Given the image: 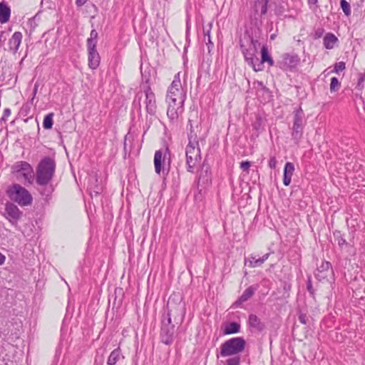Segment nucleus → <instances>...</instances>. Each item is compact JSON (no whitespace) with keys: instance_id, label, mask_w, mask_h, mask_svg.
<instances>
[{"instance_id":"obj_1","label":"nucleus","mask_w":365,"mask_h":365,"mask_svg":"<svg viewBox=\"0 0 365 365\" xmlns=\"http://www.w3.org/2000/svg\"><path fill=\"white\" fill-rule=\"evenodd\" d=\"M186 99V90L182 87L180 72H178L168 89L166 102L168 103L167 115L170 121L177 122L183 112V104Z\"/></svg>"},{"instance_id":"obj_2","label":"nucleus","mask_w":365,"mask_h":365,"mask_svg":"<svg viewBox=\"0 0 365 365\" xmlns=\"http://www.w3.org/2000/svg\"><path fill=\"white\" fill-rule=\"evenodd\" d=\"M192 128V126L190 125V133L188 136L189 142L185 148V155L187 171L194 173L195 170L200 165L201 155L197 136L195 133H193Z\"/></svg>"},{"instance_id":"obj_3","label":"nucleus","mask_w":365,"mask_h":365,"mask_svg":"<svg viewBox=\"0 0 365 365\" xmlns=\"http://www.w3.org/2000/svg\"><path fill=\"white\" fill-rule=\"evenodd\" d=\"M56 169L54 160L44 158L39 163L36 175V182L39 185H46L51 180Z\"/></svg>"},{"instance_id":"obj_4","label":"nucleus","mask_w":365,"mask_h":365,"mask_svg":"<svg viewBox=\"0 0 365 365\" xmlns=\"http://www.w3.org/2000/svg\"><path fill=\"white\" fill-rule=\"evenodd\" d=\"M11 173L16 180L25 185H31L34 180V170L31 165L25 161H19L11 167Z\"/></svg>"},{"instance_id":"obj_5","label":"nucleus","mask_w":365,"mask_h":365,"mask_svg":"<svg viewBox=\"0 0 365 365\" xmlns=\"http://www.w3.org/2000/svg\"><path fill=\"white\" fill-rule=\"evenodd\" d=\"M9 198L20 206H28L32 203L33 197L31 193L19 184H14L8 190Z\"/></svg>"},{"instance_id":"obj_6","label":"nucleus","mask_w":365,"mask_h":365,"mask_svg":"<svg viewBox=\"0 0 365 365\" xmlns=\"http://www.w3.org/2000/svg\"><path fill=\"white\" fill-rule=\"evenodd\" d=\"M245 346V341L242 337L232 338L225 341L220 347L221 356H235L242 352Z\"/></svg>"},{"instance_id":"obj_7","label":"nucleus","mask_w":365,"mask_h":365,"mask_svg":"<svg viewBox=\"0 0 365 365\" xmlns=\"http://www.w3.org/2000/svg\"><path fill=\"white\" fill-rule=\"evenodd\" d=\"M304 124L305 120L304 112L301 108H299L294 112L292 136L295 140H299L302 137Z\"/></svg>"},{"instance_id":"obj_8","label":"nucleus","mask_w":365,"mask_h":365,"mask_svg":"<svg viewBox=\"0 0 365 365\" xmlns=\"http://www.w3.org/2000/svg\"><path fill=\"white\" fill-rule=\"evenodd\" d=\"M300 58L297 54L285 53L282 56V59L279 61V66L284 71H292L299 63Z\"/></svg>"},{"instance_id":"obj_9","label":"nucleus","mask_w":365,"mask_h":365,"mask_svg":"<svg viewBox=\"0 0 365 365\" xmlns=\"http://www.w3.org/2000/svg\"><path fill=\"white\" fill-rule=\"evenodd\" d=\"M144 93L145 96L144 103L145 105L146 111L150 115H154L157 109L155 95L149 86H147L144 89Z\"/></svg>"},{"instance_id":"obj_10","label":"nucleus","mask_w":365,"mask_h":365,"mask_svg":"<svg viewBox=\"0 0 365 365\" xmlns=\"http://www.w3.org/2000/svg\"><path fill=\"white\" fill-rule=\"evenodd\" d=\"M168 155H169L168 149L155 151L154 155V166L155 171L157 174L160 175L161 171L164 173L163 165L165 164Z\"/></svg>"},{"instance_id":"obj_11","label":"nucleus","mask_w":365,"mask_h":365,"mask_svg":"<svg viewBox=\"0 0 365 365\" xmlns=\"http://www.w3.org/2000/svg\"><path fill=\"white\" fill-rule=\"evenodd\" d=\"M22 212L18 208L16 205L13 203H7L5 207V212L4 216L8 219L11 223L16 222L18 220L20 219Z\"/></svg>"},{"instance_id":"obj_12","label":"nucleus","mask_w":365,"mask_h":365,"mask_svg":"<svg viewBox=\"0 0 365 365\" xmlns=\"http://www.w3.org/2000/svg\"><path fill=\"white\" fill-rule=\"evenodd\" d=\"M331 275H333L331 264L329 262H322L315 273V277L319 281L327 279Z\"/></svg>"},{"instance_id":"obj_13","label":"nucleus","mask_w":365,"mask_h":365,"mask_svg":"<svg viewBox=\"0 0 365 365\" xmlns=\"http://www.w3.org/2000/svg\"><path fill=\"white\" fill-rule=\"evenodd\" d=\"M88 54L89 68L93 70L96 69L101 61V57L96 50V47L93 46H92V47H88Z\"/></svg>"},{"instance_id":"obj_14","label":"nucleus","mask_w":365,"mask_h":365,"mask_svg":"<svg viewBox=\"0 0 365 365\" xmlns=\"http://www.w3.org/2000/svg\"><path fill=\"white\" fill-rule=\"evenodd\" d=\"M269 253L264 255L262 257H257L255 256H250L245 260V264L250 267H259L268 259Z\"/></svg>"},{"instance_id":"obj_15","label":"nucleus","mask_w":365,"mask_h":365,"mask_svg":"<svg viewBox=\"0 0 365 365\" xmlns=\"http://www.w3.org/2000/svg\"><path fill=\"white\" fill-rule=\"evenodd\" d=\"M174 333V327L173 326H166L163 325L161 328V338L163 343L168 344L171 342Z\"/></svg>"},{"instance_id":"obj_16","label":"nucleus","mask_w":365,"mask_h":365,"mask_svg":"<svg viewBox=\"0 0 365 365\" xmlns=\"http://www.w3.org/2000/svg\"><path fill=\"white\" fill-rule=\"evenodd\" d=\"M294 171V164L289 162L287 163L284 168L283 174V183L284 185L288 186L290 184Z\"/></svg>"},{"instance_id":"obj_17","label":"nucleus","mask_w":365,"mask_h":365,"mask_svg":"<svg viewBox=\"0 0 365 365\" xmlns=\"http://www.w3.org/2000/svg\"><path fill=\"white\" fill-rule=\"evenodd\" d=\"M22 38V34L21 32H15L11 38L9 39V49L14 52L16 53L19 47L21 44Z\"/></svg>"},{"instance_id":"obj_18","label":"nucleus","mask_w":365,"mask_h":365,"mask_svg":"<svg viewBox=\"0 0 365 365\" xmlns=\"http://www.w3.org/2000/svg\"><path fill=\"white\" fill-rule=\"evenodd\" d=\"M257 41H252V45L248 49H242V53L245 61L250 64L252 59H254L256 52V47Z\"/></svg>"},{"instance_id":"obj_19","label":"nucleus","mask_w":365,"mask_h":365,"mask_svg":"<svg viewBox=\"0 0 365 365\" xmlns=\"http://www.w3.org/2000/svg\"><path fill=\"white\" fill-rule=\"evenodd\" d=\"M337 41V37L331 33L327 34L323 39L324 46L327 49H332Z\"/></svg>"},{"instance_id":"obj_20","label":"nucleus","mask_w":365,"mask_h":365,"mask_svg":"<svg viewBox=\"0 0 365 365\" xmlns=\"http://www.w3.org/2000/svg\"><path fill=\"white\" fill-rule=\"evenodd\" d=\"M223 334L225 335L235 334L240 331V325L237 322L226 323L223 325Z\"/></svg>"},{"instance_id":"obj_21","label":"nucleus","mask_w":365,"mask_h":365,"mask_svg":"<svg viewBox=\"0 0 365 365\" xmlns=\"http://www.w3.org/2000/svg\"><path fill=\"white\" fill-rule=\"evenodd\" d=\"M124 356L121 354V350L118 347L114 349L108 356L107 364L108 365H115L116 363L120 359H123Z\"/></svg>"},{"instance_id":"obj_22","label":"nucleus","mask_w":365,"mask_h":365,"mask_svg":"<svg viewBox=\"0 0 365 365\" xmlns=\"http://www.w3.org/2000/svg\"><path fill=\"white\" fill-rule=\"evenodd\" d=\"M10 14V8L6 4L0 3V22L6 23L9 20Z\"/></svg>"},{"instance_id":"obj_23","label":"nucleus","mask_w":365,"mask_h":365,"mask_svg":"<svg viewBox=\"0 0 365 365\" xmlns=\"http://www.w3.org/2000/svg\"><path fill=\"white\" fill-rule=\"evenodd\" d=\"M210 180V172L208 166L203 165L200 170L198 175L199 182H202V184H207Z\"/></svg>"},{"instance_id":"obj_24","label":"nucleus","mask_w":365,"mask_h":365,"mask_svg":"<svg viewBox=\"0 0 365 365\" xmlns=\"http://www.w3.org/2000/svg\"><path fill=\"white\" fill-rule=\"evenodd\" d=\"M261 58L263 63L267 62L269 66L273 64L272 58L269 55L268 48L266 46H263L261 48Z\"/></svg>"},{"instance_id":"obj_25","label":"nucleus","mask_w":365,"mask_h":365,"mask_svg":"<svg viewBox=\"0 0 365 365\" xmlns=\"http://www.w3.org/2000/svg\"><path fill=\"white\" fill-rule=\"evenodd\" d=\"M249 323L251 327L259 330H262L264 327V325L260 322L259 319L255 314L250 315Z\"/></svg>"},{"instance_id":"obj_26","label":"nucleus","mask_w":365,"mask_h":365,"mask_svg":"<svg viewBox=\"0 0 365 365\" xmlns=\"http://www.w3.org/2000/svg\"><path fill=\"white\" fill-rule=\"evenodd\" d=\"M97 38L98 32L95 29L91 30L90 37L87 39V47H92V46L96 47Z\"/></svg>"},{"instance_id":"obj_27","label":"nucleus","mask_w":365,"mask_h":365,"mask_svg":"<svg viewBox=\"0 0 365 365\" xmlns=\"http://www.w3.org/2000/svg\"><path fill=\"white\" fill-rule=\"evenodd\" d=\"M255 291V289L252 287H250L245 290L242 296L240 297L239 302H244L249 299L253 294Z\"/></svg>"},{"instance_id":"obj_28","label":"nucleus","mask_w":365,"mask_h":365,"mask_svg":"<svg viewBox=\"0 0 365 365\" xmlns=\"http://www.w3.org/2000/svg\"><path fill=\"white\" fill-rule=\"evenodd\" d=\"M53 115H54V114L53 113H50L44 117L43 121V126L45 129L48 130V129H51L52 128L53 123Z\"/></svg>"},{"instance_id":"obj_29","label":"nucleus","mask_w":365,"mask_h":365,"mask_svg":"<svg viewBox=\"0 0 365 365\" xmlns=\"http://www.w3.org/2000/svg\"><path fill=\"white\" fill-rule=\"evenodd\" d=\"M263 63H264L262 59L259 60L256 56H255L254 59L252 60L250 65L255 71H259L263 69Z\"/></svg>"},{"instance_id":"obj_30","label":"nucleus","mask_w":365,"mask_h":365,"mask_svg":"<svg viewBox=\"0 0 365 365\" xmlns=\"http://www.w3.org/2000/svg\"><path fill=\"white\" fill-rule=\"evenodd\" d=\"M340 82L336 77H332L331 78V83H330V91L331 92H335L339 90L340 88Z\"/></svg>"},{"instance_id":"obj_31","label":"nucleus","mask_w":365,"mask_h":365,"mask_svg":"<svg viewBox=\"0 0 365 365\" xmlns=\"http://www.w3.org/2000/svg\"><path fill=\"white\" fill-rule=\"evenodd\" d=\"M31 104L32 103H31V102L24 103L20 109V111H19L20 115L24 117L27 116L30 113Z\"/></svg>"},{"instance_id":"obj_32","label":"nucleus","mask_w":365,"mask_h":365,"mask_svg":"<svg viewBox=\"0 0 365 365\" xmlns=\"http://www.w3.org/2000/svg\"><path fill=\"white\" fill-rule=\"evenodd\" d=\"M341 7L346 16L351 14V9L349 4L346 0H341Z\"/></svg>"},{"instance_id":"obj_33","label":"nucleus","mask_w":365,"mask_h":365,"mask_svg":"<svg viewBox=\"0 0 365 365\" xmlns=\"http://www.w3.org/2000/svg\"><path fill=\"white\" fill-rule=\"evenodd\" d=\"M268 0H257L256 6L261 7V13L265 14L267 12V4Z\"/></svg>"},{"instance_id":"obj_34","label":"nucleus","mask_w":365,"mask_h":365,"mask_svg":"<svg viewBox=\"0 0 365 365\" xmlns=\"http://www.w3.org/2000/svg\"><path fill=\"white\" fill-rule=\"evenodd\" d=\"M345 63L343 61L338 62L335 63L333 72L339 73V72L344 71L345 69Z\"/></svg>"},{"instance_id":"obj_35","label":"nucleus","mask_w":365,"mask_h":365,"mask_svg":"<svg viewBox=\"0 0 365 365\" xmlns=\"http://www.w3.org/2000/svg\"><path fill=\"white\" fill-rule=\"evenodd\" d=\"M251 167V163L250 161H242L240 163V168L246 172L247 173H249L250 168Z\"/></svg>"},{"instance_id":"obj_36","label":"nucleus","mask_w":365,"mask_h":365,"mask_svg":"<svg viewBox=\"0 0 365 365\" xmlns=\"http://www.w3.org/2000/svg\"><path fill=\"white\" fill-rule=\"evenodd\" d=\"M324 33V29L323 28H317L315 29L313 36L315 39L321 38Z\"/></svg>"},{"instance_id":"obj_37","label":"nucleus","mask_w":365,"mask_h":365,"mask_svg":"<svg viewBox=\"0 0 365 365\" xmlns=\"http://www.w3.org/2000/svg\"><path fill=\"white\" fill-rule=\"evenodd\" d=\"M239 364H240V357L236 355H235V356H234L231 359H229L227 361V365H238Z\"/></svg>"},{"instance_id":"obj_38","label":"nucleus","mask_w":365,"mask_h":365,"mask_svg":"<svg viewBox=\"0 0 365 365\" xmlns=\"http://www.w3.org/2000/svg\"><path fill=\"white\" fill-rule=\"evenodd\" d=\"M299 321L302 324H306L307 322V315L304 314L300 313L299 315Z\"/></svg>"},{"instance_id":"obj_39","label":"nucleus","mask_w":365,"mask_h":365,"mask_svg":"<svg viewBox=\"0 0 365 365\" xmlns=\"http://www.w3.org/2000/svg\"><path fill=\"white\" fill-rule=\"evenodd\" d=\"M11 115V110L9 108H5L2 115V120H6L7 118Z\"/></svg>"},{"instance_id":"obj_40","label":"nucleus","mask_w":365,"mask_h":365,"mask_svg":"<svg viewBox=\"0 0 365 365\" xmlns=\"http://www.w3.org/2000/svg\"><path fill=\"white\" fill-rule=\"evenodd\" d=\"M38 83H36L34 85V91H33V97L31 99V103H33V102H34V98H35V96H36V95L37 93V91H38Z\"/></svg>"},{"instance_id":"obj_41","label":"nucleus","mask_w":365,"mask_h":365,"mask_svg":"<svg viewBox=\"0 0 365 365\" xmlns=\"http://www.w3.org/2000/svg\"><path fill=\"white\" fill-rule=\"evenodd\" d=\"M88 0H76V4L78 6H82L84 5Z\"/></svg>"},{"instance_id":"obj_42","label":"nucleus","mask_w":365,"mask_h":365,"mask_svg":"<svg viewBox=\"0 0 365 365\" xmlns=\"http://www.w3.org/2000/svg\"><path fill=\"white\" fill-rule=\"evenodd\" d=\"M308 1V4L310 6V7H312V6H316L317 2H318V0H307Z\"/></svg>"},{"instance_id":"obj_43","label":"nucleus","mask_w":365,"mask_h":365,"mask_svg":"<svg viewBox=\"0 0 365 365\" xmlns=\"http://www.w3.org/2000/svg\"><path fill=\"white\" fill-rule=\"evenodd\" d=\"M338 244L339 246H342L346 244V240L341 237L338 240Z\"/></svg>"},{"instance_id":"obj_44","label":"nucleus","mask_w":365,"mask_h":365,"mask_svg":"<svg viewBox=\"0 0 365 365\" xmlns=\"http://www.w3.org/2000/svg\"><path fill=\"white\" fill-rule=\"evenodd\" d=\"M6 257L1 253H0V265L3 264L5 262Z\"/></svg>"},{"instance_id":"obj_45","label":"nucleus","mask_w":365,"mask_h":365,"mask_svg":"<svg viewBox=\"0 0 365 365\" xmlns=\"http://www.w3.org/2000/svg\"><path fill=\"white\" fill-rule=\"evenodd\" d=\"M211 26H212V24H210V29H208L207 31H204L205 35L207 36V37L210 36V32Z\"/></svg>"},{"instance_id":"obj_46","label":"nucleus","mask_w":365,"mask_h":365,"mask_svg":"<svg viewBox=\"0 0 365 365\" xmlns=\"http://www.w3.org/2000/svg\"><path fill=\"white\" fill-rule=\"evenodd\" d=\"M307 289H308V290H309V292L310 293L313 294V292H312V285H311V284H310V283H309V284H308V285H307Z\"/></svg>"},{"instance_id":"obj_47","label":"nucleus","mask_w":365,"mask_h":365,"mask_svg":"<svg viewBox=\"0 0 365 365\" xmlns=\"http://www.w3.org/2000/svg\"><path fill=\"white\" fill-rule=\"evenodd\" d=\"M269 166H270L271 168H272V166L274 165V159H273V158H271V159L269 160Z\"/></svg>"},{"instance_id":"obj_48","label":"nucleus","mask_w":365,"mask_h":365,"mask_svg":"<svg viewBox=\"0 0 365 365\" xmlns=\"http://www.w3.org/2000/svg\"><path fill=\"white\" fill-rule=\"evenodd\" d=\"M168 327H170V324H171V318H170V314H168Z\"/></svg>"},{"instance_id":"obj_49","label":"nucleus","mask_w":365,"mask_h":365,"mask_svg":"<svg viewBox=\"0 0 365 365\" xmlns=\"http://www.w3.org/2000/svg\"><path fill=\"white\" fill-rule=\"evenodd\" d=\"M364 77H361V78L359 79V86H360L361 83L362 81H364Z\"/></svg>"},{"instance_id":"obj_50","label":"nucleus","mask_w":365,"mask_h":365,"mask_svg":"<svg viewBox=\"0 0 365 365\" xmlns=\"http://www.w3.org/2000/svg\"><path fill=\"white\" fill-rule=\"evenodd\" d=\"M3 34H4V32H1V33H0V43H1V41H2V40H1V38H2V36H3Z\"/></svg>"},{"instance_id":"obj_51","label":"nucleus","mask_w":365,"mask_h":365,"mask_svg":"<svg viewBox=\"0 0 365 365\" xmlns=\"http://www.w3.org/2000/svg\"><path fill=\"white\" fill-rule=\"evenodd\" d=\"M270 39H274V34L270 35Z\"/></svg>"},{"instance_id":"obj_52","label":"nucleus","mask_w":365,"mask_h":365,"mask_svg":"<svg viewBox=\"0 0 365 365\" xmlns=\"http://www.w3.org/2000/svg\"><path fill=\"white\" fill-rule=\"evenodd\" d=\"M208 43H211L210 36L208 37Z\"/></svg>"}]
</instances>
